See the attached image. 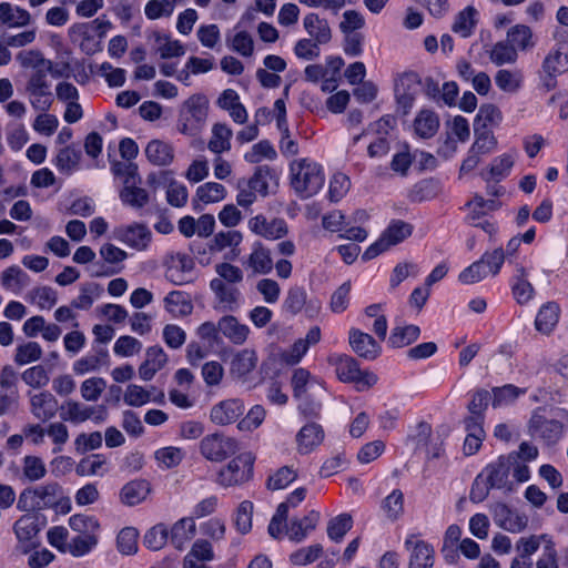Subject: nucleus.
Here are the masks:
<instances>
[{
  "label": "nucleus",
  "mask_w": 568,
  "mask_h": 568,
  "mask_svg": "<svg viewBox=\"0 0 568 568\" xmlns=\"http://www.w3.org/2000/svg\"><path fill=\"white\" fill-rule=\"evenodd\" d=\"M475 142L470 150L478 155L487 154L491 152L496 146V139L489 130H484L480 126L475 125Z\"/></svg>",
  "instance_id": "nucleus-64"
},
{
  "label": "nucleus",
  "mask_w": 568,
  "mask_h": 568,
  "mask_svg": "<svg viewBox=\"0 0 568 568\" xmlns=\"http://www.w3.org/2000/svg\"><path fill=\"white\" fill-rule=\"evenodd\" d=\"M106 357L108 354L105 352H101L100 354H88L73 363L72 371L78 376L97 372L101 368L103 359Z\"/></svg>",
  "instance_id": "nucleus-50"
},
{
  "label": "nucleus",
  "mask_w": 568,
  "mask_h": 568,
  "mask_svg": "<svg viewBox=\"0 0 568 568\" xmlns=\"http://www.w3.org/2000/svg\"><path fill=\"white\" fill-rule=\"evenodd\" d=\"M477 16L474 7L465 8L456 16L452 30L462 38L470 37L477 24Z\"/></svg>",
  "instance_id": "nucleus-36"
},
{
  "label": "nucleus",
  "mask_w": 568,
  "mask_h": 568,
  "mask_svg": "<svg viewBox=\"0 0 568 568\" xmlns=\"http://www.w3.org/2000/svg\"><path fill=\"white\" fill-rule=\"evenodd\" d=\"M544 71L550 75L556 77L568 70V47L559 44L558 48L551 51L544 61Z\"/></svg>",
  "instance_id": "nucleus-31"
},
{
  "label": "nucleus",
  "mask_w": 568,
  "mask_h": 568,
  "mask_svg": "<svg viewBox=\"0 0 568 568\" xmlns=\"http://www.w3.org/2000/svg\"><path fill=\"white\" fill-rule=\"evenodd\" d=\"M415 132L424 139L433 136L439 128V119L430 110H422L414 121Z\"/></svg>",
  "instance_id": "nucleus-38"
},
{
  "label": "nucleus",
  "mask_w": 568,
  "mask_h": 568,
  "mask_svg": "<svg viewBox=\"0 0 568 568\" xmlns=\"http://www.w3.org/2000/svg\"><path fill=\"white\" fill-rule=\"evenodd\" d=\"M420 334L416 325L396 326L388 337V344L394 348L405 347L414 343Z\"/></svg>",
  "instance_id": "nucleus-41"
},
{
  "label": "nucleus",
  "mask_w": 568,
  "mask_h": 568,
  "mask_svg": "<svg viewBox=\"0 0 568 568\" xmlns=\"http://www.w3.org/2000/svg\"><path fill=\"white\" fill-rule=\"evenodd\" d=\"M105 388L106 382L102 377H90L81 383L80 394L87 402H97Z\"/></svg>",
  "instance_id": "nucleus-63"
},
{
  "label": "nucleus",
  "mask_w": 568,
  "mask_h": 568,
  "mask_svg": "<svg viewBox=\"0 0 568 568\" xmlns=\"http://www.w3.org/2000/svg\"><path fill=\"white\" fill-rule=\"evenodd\" d=\"M219 332L235 345H242L246 342L250 334L247 325L242 324L232 315L223 316L217 323Z\"/></svg>",
  "instance_id": "nucleus-23"
},
{
  "label": "nucleus",
  "mask_w": 568,
  "mask_h": 568,
  "mask_svg": "<svg viewBox=\"0 0 568 568\" xmlns=\"http://www.w3.org/2000/svg\"><path fill=\"white\" fill-rule=\"evenodd\" d=\"M291 185L302 199L315 195L324 185L322 166L310 159H297L290 164Z\"/></svg>",
  "instance_id": "nucleus-2"
},
{
  "label": "nucleus",
  "mask_w": 568,
  "mask_h": 568,
  "mask_svg": "<svg viewBox=\"0 0 568 568\" xmlns=\"http://www.w3.org/2000/svg\"><path fill=\"white\" fill-rule=\"evenodd\" d=\"M320 520V513L311 510L302 519H292L290 526L286 529L287 537L296 542H301L306 536L313 531Z\"/></svg>",
  "instance_id": "nucleus-26"
},
{
  "label": "nucleus",
  "mask_w": 568,
  "mask_h": 568,
  "mask_svg": "<svg viewBox=\"0 0 568 568\" xmlns=\"http://www.w3.org/2000/svg\"><path fill=\"white\" fill-rule=\"evenodd\" d=\"M70 528L82 536H99L100 524L93 516L88 515H73L69 518Z\"/></svg>",
  "instance_id": "nucleus-42"
},
{
  "label": "nucleus",
  "mask_w": 568,
  "mask_h": 568,
  "mask_svg": "<svg viewBox=\"0 0 568 568\" xmlns=\"http://www.w3.org/2000/svg\"><path fill=\"white\" fill-rule=\"evenodd\" d=\"M139 532L133 527L123 528L116 537V547L122 555H133L138 551Z\"/></svg>",
  "instance_id": "nucleus-60"
},
{
  "label": "nucleus",
  "mask_w": 568,
  "mask_h": 568,
  "mask_svg": "<svg viewBox=\"0 0 568 568\" xmlns=\"http://www.w3.org/2000/svg\"><path fill=\"white\" fill-rule=\"evenodd\" d=\"M42 354L43 351L39 343L27 342L17 346L14 362L18 365H27L39 361L42 357Z\"/></svg>",
  "instance_id": "nucleus-56"
},
{
  "label": "nucleus",
  "mask_w": 568,
  "mask_h": 568,
  "mask_svg": "<svg viewBox=\"0 0 568 568\" xmlns=\"http://www.w3.org/2000/svg\"><path fill=\"white\" fill-rule=\"evenodd\" d=\"M524 82L523 72L518 69H500L495 74V83L499 90L506 93H516Z\"/></svg>",
  "instance_id": "nucleus-34"
},
{
  "label": "nucleus",
  "mask_w": 568,
  "mask_h": 568,
  "mask_svg": "<svg viewBox=\"0 0 568 568\" xmlns=\"http://www.w3.org/2000/svg\"><path fill=\"white\" fill-rule=\"evenodd\" d=\"M102 292L103 288L100 284L95 282L84 283L80 287L79 295L71 302V306L78 310H89Z\"/></svg>",
  "instance_id": "nucleus-40"
},
{
  "label": "nucleus",
  "mask_w": 568,
  "mask_h": 568,
  "mask_svg": "<svg viewBox=\"0 0 568 568\" xmlns=\"http://www.w3.org/2000/svg\"><path fill=\"white\" fill-rule=\"evenodd\" d=\"M303 26L312 40L320 44L331 41L332 32L328 22L317 13H308L303 19Z\"/></svg>",
  "instance_id": "nucleus-27"
},
{
  "label": "nucleus",
  "mask_w": 568,
  "mask_h": 568,
  "mask_svg": "<svg viewBox=\"0 0 568 568\" xmlns=\"http://www.w3.org/2000/svg\"><path fill=\"white\" fill-rule=\"evenodd\" d=\"M324 438L323 427L316 423H308L296 434V450L301 455H308L322 445Z\"/></svg>",
  "instance_id": "nucleus-11"
},
{
  "label": "nucleus",
  "mask_w": 568,
  "mask_h": 568,
  "mask_svg": "<svg viewBox=\"0 0 568 568\" xmlns=\"http://www.w3.org/2000/svg\"><path fill=\"white\" fill-rule=\"evenodd\" d=\"M382 509L385 516L394 521L404 513V494L399 489H394L382 501Z\"/></svg>",
  "instance_id": "nucleus-51"
},
{
  "label": "nucleus",
  "mask_w": 568,
  "mask_h": 568,
  "mask_svg": "<svg viewBox=\"0 0 568 568\" xmlns=\"http://www.w3.org/2000/svg\"><path fill=\"white\" fill-rule=\"evenodd\" d=\"M120 199L125 205L141 209L149 202V194L144 189L138 187L136 183H132L123 186Z\"/></svg>",
  "instance_id": "nucleus-52"
},
{
  "label": "nucleus",
  "mask_w": 568,
  "mask_h": 568,
  "mask_svg": "<svg viewBox=\"0 0 568 568\" xmlns=\"http://www.w3.org/2000/svg\"><path fill=\"white\" fill-rule=\"evenodd\" d=\"M348 338L352 349L362 358L373 361L381 354L379 344L367 333L352 328Z\"/></svg>",
  "instance_id": "nucleus-19"
},
{
  "label": "nucleus",
  "mask_w": 568,
  "mask_h": 568,
  "mask_svg": "<svg viewBox=\"0 0 568 568\" xmlns=\"http://www.w3.org/2000/svg\"><path fill=\"white\" fill-rule=\"evenodd\" d=\"M255 457L252 453H242L231 459L220 469L216 483L222 487L240 486L253 477V466Z\"/></svg>",
  "instance_id": "nucleus-6"
},
{
  "label": "nucleus",
  "mask_w": 568,
  "mask_h": 568,
  "mask_svg": "<svg viewBox=\"0 0 568 568\" xmlns=\"http://www.w3.org/2000/svg\"><path fill=\"white\" fill-rule=\"evenodd\" d=\"M245 266L250 268L253 274L265 275L271 273L274 266L271 251L262 243H255L247 261L245 262Z\"/></svg>",
  "instance_id": "nucleus-24"
},
{
  "label": "nucleus",
  "mask_w": 568,
  "mask_h": 568,
  "mask_svg": "<svg viewBox=\"0 0 568 568\" xmlns=\"http://www.w3.org/2000/svg\"><path fill=\"white\" fill-rule=\"evenodd\" d=\"M506 41L514 47L516 51H526L535 45L532 31L528 26L516 24L507 31Z\"/></svg>",
  "instance_id": "nucleus-35"
},
{
  "label": "nucleus",
  "mask_w": 568,
  "mask_h": 568,
  "mask_svg": "<svg viewBox=\"0 0 568 568\" xmlns=\"http://www.w3.org/2000/svg\"><path fill=\"white\" fill-rule=\"evenodd\" d=\"M82 153L74 146L60 149L53 160V164L62 174L70 175L79 169Z\"/></svg>",
  "instance_id": "nucleus-30"
},
{
  "label": "nucleus",
  "mask_w": 568,
  "mask_h": 568,
  "mask_svg": "<svg viewBox=\"0 0 568 568\" xmlns=\"http://www.w3.org/2000/svg\"><path fill=\"white\" fill-rule=\"evenodd\" d=\"M168 362V356L162 347L151 346L145 352V359L139 367L141 379L151 381L154 375L161 371Z\"/></svg>",
  "instance_id": "nucleus-21"
},
{
  "label": "nucleus",
  "mask_w": 568,
  "mask_h": 568,
  "mask_svg": "<svg viewBox=\"0 0 568 568\" xmlns=\"http://www.w3.org/2000/svg\"><path fill=\"white\" fill-rule=\"evenodd\" d=\"M106 417V408L103 405L89 406L74 399H68L60 406V418L71 424H82L89 419L101 423Z\"/></svg>",
  "instance_id": "nucleus-8"
},
{
  "label": "nucleus",
  "mask_w": 568,
  "mask_h": 568,
  "mask_svg": "<svg viewBox=\"0 0 568 568\" xmlns=\"http://www.w3.org/2000/svg\"><path fill=\"white\" fill-rule=\"evenodd\" d=\"M523 394H525V389L513 384L495 387L493 388V407L497 408L511 405Z\"/></svg>",
  "instance_id": "nucleus-48"
},
{
  "label": "nucleus",
  "mask_w": 568,
  "mask_h": 568,
  "mask_svg": "<svg viewBox=\"0 0 568 568\" xmlns=\"http://www.w3.org/2000/svg\"><path fill=\"white\" fill-rule=\"evenodd\" d=\"M321 341V329L313 326L306 334L305 338H298L286 351L281 354V361L287 365H296L301 362L311 345H315Z\"/></svg>",
  "instance_id": "nucleus-15"
},
{
  "label": "nucleus",
  "mask_w": 568,
  "mask_h": 568,
  "mask_svg": "<svg viewBox=\"0 0 568 568\" xmlns=\"http://www.w3.org/2000/svg\"><path fill=\"white\" fill-rule=\"evenodd\" d=\"M99 542V536H82L77 535L73 537L67 548V552L73 557H83L92 551Z\"/></svg>",
  "instance_id": "nucleus-57"
},
{
  "label": "nucleus",
  "mask_w": 568,
  "mask_h": 568,
  "mask_svg": "<svg viewBox=\"0 0 568 568\" xmlns=\"http://www.w3.org/2000/svg\"><path fill=\"white\" fill-rule=\"evenodd\" d=\"M21 379L33 389H41L50 382L49 374L42 365L27 368L21 374Z\"/></svg>",
  "instance_id": "nucleus-62"
},
{
  "label": "nucleus",
  "mask_w": 568,
  "mask_h": 568,
  "mask_svg": "<svg viewBox=\"0 0 568 568\" xmlns=\"http://www.w3.org/2000/svg\"><path fill=\"white\" fill-rule=\"evenodd\" d=\"M240 449L235 438L223 433H213L204 436L200 442L201 455L210 462L221 463L235 455Z\"/></svg>",
  "instance_id": "nucleus-7"
},
{
  "label": "nucleus",
  "mask_w": 568,
  "mask_h": 568,
  "mask_svg": "<svg viewBox=\"0 0 568 568\" xmlns=\"http://www.w3.org/2000/svg\"><path fill=\"white\" fill-rule=\"evenodd\" d=\"M165 310L174 317L186 316L192 313L193 304L190 296L181 291H173L164 298Z\"/></svg>",
  "instance_id": "nucleus-33"
},
{
  "label": "nucleus",
  "mask_w": 568,
  "mask_h": 568,
  "mask_svg": "<svg viewBox=\"0 0 568 568\" xmlns=\"http://www.w3.org/2000/svg\"><path fill=\"white\" fill-rule=\"evenodd\" d=\"M22 474L29 481L41 480L47 475L44 462L34 455H28L22 459Z\"/></svg>",
  "instance_id": "nucleus-54"
},
{
  "label": "nucleus",
  "mask_w": 568,
  "mask_h": 568,
  "mask_svg": "<svg viewBox=\"0 0 568 568\" xmlns=\"http://www.w3.org/2000/svg\"><path fill=\"white\" fill-rule=\"evenodd\" d=\"M244 404L240 399H225L211 408V420L221 426L234 423L244 413Z\"/></svg>",
  "instance_id": "nucleus-17"
},
{
  "label": "nucleus",
  "mask_w": 568,
  "mask_h": 568,
  "mask_svg": "<svg viewBox=\"0 0 568 568\" xmlns=\"http://www.w3.org/2000/svg\"><path fill=\"white\" fill-rule=\"evenodd\" d=\"M248 229L256 235L267 240H277L287 233V226L284 220H266L263 215H256L248 221Z\"/></svg>",
  "instance_id": "nucleus-18"
},
{
  "label": "nucleus",
  "mask_w": 568,
  "mask_h": 568,
  "mask_svg": "<svg viewBox=\"0 0 568 568\" xmlns=\"http://www.w3.org/2000/svg\"><path fill=\"white\" fill-rule=\"evenodd\" d=\"M412 225L404 221H394L383 233L382 239L387 246L396 245L412 234Z\"/></svg>",
  "instance_id": "nucleus-55"
},
{
  "label": "nucleus",
  "mask_w": 568,
  "mask_h": 568,
  "mask_svg": "<svg viewBox=\"0 0 568 568\" xmlns=\"http://www.w3.org/2000/svg\"><path fill=\"white\" fill-rule=\"evenodd\" d=\"M209 114V99L202 93H195L182 104L179 120L181 133L194 136L201 132Z\"/></svg>",
  "instance_id": "nucleus-3"
},
{
  "label": "nucleus",
  "mask_w": 568,
  "mask_h": 568,
  "mask_svg": "<svg viewBox=\"0 0 568 568\" xmlns=\"http://www.w3.org/2000/svg\"><path fill=\"white\" fill-rule=\"evenodd\" d=\"M257 365V354L254 349L244 348L236 352L230 363V374L235 379L244 381Z\"/></svg>",
  "instance_id": "nucleus-20"
},
{
  "label": "nucleus",
  "mask_w": 568,
  "mask_h": 568,
  "mask_svg": "<svg viewBox=\"0 0 568 568\" xmlns=\"http://www.w3.org/2000/svg\"><path fill=\"white\" fill-rule=\"evenodd\" d=\"M488 54L490 61L497 67L514 64L518 59V52L506 40L493 44Z\"/></svg>",
  "instance_id": "nucleus-39"
},
{
  "label": "nucleus",
  "mask_w": 568,
  "mask_h": 568,
  "mask_svg": "<svg viewBox=\"0 0 568 568\" xmlns=\"http://www.w3.org/2000/svg\"><path fill=\"white\" fill-rule=\"evenodd\" d=\"M499 206V203L495 200H485L480 195H475L471 201L467 203L469 213L467 219L470 223L479 221L489 211H495Z\"/></svg>",
  "instance_id": "nucleus-53"
},
{
  "label": "nucleus",
  "mask_w": 568,
  "mask_h": 568,
  "mask_svg": "<svg viewBox=\"0 0 568 568\" xmlns=\"http://www.w3.org/2000/svg\"><path fill=\"white\" fill-rule=\"evenodd\" d=\"M540 408L532 412L528 422V432L532 437L540 438L546 445L551 446L559 442L565 427L568 426V412L560 409L558 419H547L540 414Z\"/></svg>",
  "instance_id": "nucleus-4"
},
{
  "label": "nucleus",
  "mask_w": 568,
  "mask_h": 568,
  "mask_svg": "<svg viewBox=\"0 0 568 568\" xmlns=\"http://www.w3.org/2000/svg\"><path fill=\"white\" fill-rule=\"evenodd\" d=\"M483 474L495 489H501L507 493L515 489L514 481L509 479L510 473L503 455L495 462L488 464L483 469Z\"/></svg>",
  "instance_id": "nucleus-14"
},
{
  "label": "nucleus",
  "mask_w": 568,
  "mask_h": 568,
  "mask_svg": "<svg viewBox=\"0 0 568 568\" xmlns=\"http://www.w3.org/2000/svg\"><path fill=\"white\" fill-rule=\"evenodd\" d=\"M210 286L223 311L233 312L240 306L242 294L235 285L224 280H212Z\"/></svg>",
  "instance_id": "nucleus-16"
},
{
  "label": "nucleus",
  "mask_w": 568,
  "mask_h": 568,
  "mask_svg": "<svg viewBox=\"0 0 568 568\" xmlns=\"http://www.w3.org/2000/svg\"><path fill=\"white\" fill-rule=\"evenodd\" d=\"M45 435H48L54 447L52 449L53 454L61 453L63 446L69 440V429L65 424L61 422H53L45 426Z\"/></svg>",
  "instance_id": "nucleus-58"
},
{
  "label": "nucleus",
  "mask_w": 568,
  "mask_h": 568,
  "mask_svg": "<svg viewBox=\"0 0 568 568\" xmlns=\"http://www.w3.org/2000/svg\"><path fill=\"white\" fill-rule=\"evenodd\" d=\"M406 549L410 552L409 568H432L434 565V549L424 540L409 537L405 541Z\"/></svg>",
  "instance_id": "nucleus-13"
},
{
  "label": "nucleus",
  "mask_w": 568,
  "mask_h": 568,
  "mask_svg": "<svg viewBox=\"0 0 568 568\" xmlns=\"http://www.w3.org/2000/svg\"><path fill=\"white\" fill-rule=\"evenodd\" d=\"M30 413L41 422L51 420L58 410L57 398L48 390L29 393Z\"/></svg>",
  "instance_id": "nucleus-10"
},
{
  "label": "nucleus",
  "mask_w": 568,
  "mask_h": 568,
  "mask_svg": "<svg viewBox=\"0 0 568 568\" xmlns=\"http://www.w3.org/2000/svg\"><path fill=\"white\" fill-rule=\"evenodd\" d=\"M29 275L19 266H10L1 274V283L4 287L19 291L29 285Z\"/></svg>",
  "instance_id": "nucleus-49"
},
{
  "label": "nucleus",
  "mask_w": 568,
  "mask_h": 568,
  "mask_svg": "<svg viewBox=\"0 0 568 568\" xmlns=\"http://www.w3.org/2000/svg\"><path fill=\"white\" fill-rule=\"evenodd\" d=\"M559 317V305L556 302H547L537 312L535 328L542 335H549L557 326Z\"/></svg>",
  "instance_id": "nucleus-22"
},
{
  "label": "nucleus",
  "mask_w": 568,
  "mask_h": 568,
  "mask_svg": "<svg viewBox=\"0 0 568 568\" xmlns=\"http://www.w3.org/2000/svg\"><path fill=\"white\" fill-rule=\"evenodd\" d=\"M151 491L149 481L134 479L126 483L120 491V500L126 506H135L142 503Z\"/></svg>",
  "instance_id": "nucleus-28"
},
{
  "label": "nucleus",
  "mask_w": 568,
  "mask_h": 568,
  "mask_svg": "<svg viewBox=\"0 0 568 568\" xmlns=\"http://www.w3.org/2000/svg\"><path fill=\"white\" fill-rule=\"evenodd\" d=\"M17 508L21 511L54 509L60 513L70 510V498L57 481L36 485L23 489L18 498Z\"/></svg>",
  "instance_id": "nucleus-1"
},
{
  "label": "nucleus",
  "mask_w": 568,
  "mask_h": 568,
  "mask_svg": "<svg viewBox=\"0 0 568 568\" xmlns=\"http://www.w3.org/2000/svg\"><path fill=\"white\" fill-rule=\"evenodd\" d=\"M195 534V523L192 518H182L171 528V541L176 549H182L184 542Z\"/></svg>",
  "instance_id": "nucleus-43"
},
{
  "label": "nucleus",
  "mask_w": 568,
  "mask_h": 568,
  "mask_svg": "<svg viewBox=\"0 0 568 568\" xmlns=\"http://www.w3.org/2000/svg\"><path fill=\"white\" fill-rule=\"evenodd\" d=\"M352 527V516L349 514H341L328 521L327 536L331 540L341 542Z\"/></svg>",
  "instance_id": "nucleus-47"
},
{
  "label": "nucleus",
  "mask_w": 568,
  "mask_h": 568,
  "mask_svg": "<svg viewBox=\"0 0 568 568\" xmlns=\"http://www.w3.org/2000/svg\"><path fill=\"white\" fill-rule=\"evenodd\" d=\"M113 235L118 241L138 251L146 250L152 239L151 231L141 223L115 227Z\"/></svg>",
  "instance_id": "nucleus-9"
},
{
  "label": "nucleus",
  "mask_w": 568,
  "mask_h": 568,
  "mask_svg": "<svg viewBox=\"0 0 568 568\" xmlns=\"http://www.w3.org/2000/svg\"><path fill=\"white\" fill-rule=\"evenodd\" d=\"M494 520L503 529L518 534L528 526V517L524 513L510 509L507 505H497L494 510Z\"/></svg>",
  "instance_id": "nucleus-12"
},
{
  "label": "nucleus",
  "mask_w": 568,
  "mask_h": 568,
  "mask_svg": "<svg viewBox=\"0 0 568 568\" xmlns=\"http://www.w3.org/2000/svg\"><path fill=\"white\" fill-rule=\"evenodd\" d=\"M13 530L20 541H31L40 530L38 518L32 514L23 515L16 521Z\"/></svg>",
  "instance_id": "nucleus-45"
},
{
  "label": "nucleus",
  "mask_w": 568,
  "mask_h": 568,
  "mask_svg": "<svg viewBox=\"0 0 568 568\" xmlns=\"http://www.w3.org/2000/svg\"><path fill=\"white\" fill-rule=\"evenodd\" d=\"M27 300L36 304L40 310H51L57 304L58 294L50 286H39L28 293Z\"/></svg>",
  "instance_id": "nucleus-44"
},
{
  "label": "nucleus",
  "mask_w": 568,
  "mask_h": 568,
  "mask_svg": "<svg viewBox=\"0 0 568 568\" xmlns=\"http://www.w3.org/2000/svg\"><path fill=\"white\" fill-rule=\"evenodd\" d=\"M145 156L150 163L156 166L170 165L174 159L173 146L162 140H151L144 150Z\"/></svg>",
  "instance_id": "nucleus-25"
},
{
  "label": "nucleus",
  "mask_w": 568,
  "mask_h": 568,
  "mask_svg": "<svg viewBox=\"0 0 568 568\" xmlns=\"http://www.w3.org/2000/svg\"><path fill=\"white\" fill-rule=\"evenodd\" d=\"M307 302V293L303 287L294 286L287 292L283 308L292 315L298 314Z\"/></svg>",
  "instance_id": "nucleus-59"
},
{
  "label": "nucleus",
  "mask_w": 568,
  "mask_h": 568,
  "mask_svg": "<svg viewBox=\"0 0 568 568\" xmlns=\"http://www.w3.org/2000/svg\"><path fill=\"white\" fill-rule=\"evenodd\" d=\"M276 156L277 153L272 144L266 140H263L254 144L252 149L244 154V160L248 163L255 164L260 163L264 159L273 161Z\"/></svg>",
  "instance_id": "nucleus-61"
},
{
  "label": "nucleus",
  "mask_w": 568,
  "mask_h": 568,
  "mask_svg": "<svg viewBox=\"0 0 568 568\" xmlns=\"http://www.w3.org/2000/svg\"><path fill=\"white\" fill-rule=\"evenodd\" d=\"M335 367L337 378L343 383H354L358 390H364L377 383V376L368 371L362 372L355 358L348 355H337L328 358Z\"/></svg>",
  "instance_id": "nucleus-5"
},
{
  "label": "nucleus",
  "mask_w": 568,
  "mask_h": 568,
  "mask_svg": "<svg viewBox=\"0 0 568 568\" xmlns=\"http://www.w3.org/2000/svg\"><path fill=\"white\" fill-rule=\"evenodd\" d=\"M233 131L225 123H215L211 130L207 149L216 155L231 150Z\"/></svg>",
  "instance_id": "nucleus-29"
},
{
  "label": "nucleus",
  "mask_w": 568,
  "mask_h": 568,
  "mask_svg": "<svg viewBox=\"0 0 568 568\" xmlns=\"http://www.w3.org/2000/svg\"><path fill=\"white\" fill-rule=\"evenodd\" d=\"M30 13L22 8L13 7L8 2L0 3V22L10 28H21L30 23Z\"/></svg>",
  "instance_id": "nucleus-32"
},
{
  "label": "nucleus",
  "mask_w": 568,
  "mask_h": 568,
  "mask_svg": "<svg viewBox=\"0 0 568 568\" xmlns=\"http://www.w3.org/2000/svg\"><path fill=\"white\" fill-rule=\"evenodd\" d=\"M106 458L101 454H92L82 458L75 466L79 476H102L105 473Z\"/></svg>",
  "instance_id": "nucleus-37"
},
{
  "label": "nucleus",
  "mask_w": 568,
  "mask_h": 568,
  "mask_svg": "<svg viewBox=\"0 0 568 568\" xmlns=\"http://www.w3.org/2000/svg\"><path fill=\"white\" fill-rule=\"evenodd\" d=\"M224 185L216 182H207L196 189L195 199L204 204L217 203L225 199Z\"/></svg>",
  "instance_id": "nucleus-46"
}]
</instances>
